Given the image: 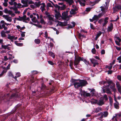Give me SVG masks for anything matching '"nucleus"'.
<instances>
[{"label": "nucleus", "instance_id": "f257e3e1", "mask_svg": "<svg viewBox=\"0 0 121 121\" xmlns=\"http://www.w3.org/2000/svg\"><path fill=\"white\" fill-rule=\"evenodd\" d=\"M107 82L108 83V85L107 86H105L106 88L105 89V90L106 91V92L108 93H111V91L110 90L109 87L114 92L115 91L116 89L114 87L115 86V84L110 79L108 80H107L106 82L104 81H101L99 82V84L101 85H102V84L105 85ZM104 89H103V91L104 92H105Z\"/></svg>", "mask_w": 121, "mask_h": 121}, {"label": "nucleus", "instance_id": "f03ea898", "mask_svg": "<svg viewBox=\"0 0 121 121\" xmlns=\"http://www.w3.org/2000/svg\"><path fill=\"white\" fill-rule=\"evenodd\" d=\"M26 17V15H24L23 17H21L19 16V18H18L15 17L14 18L15 19L17 20L18 21H21L22 20L23 21V22L26 23H28V22L26 21H25V19Z\"/></svg>", "mask_w": 121, "mask_h": 121}, {"label": "nucleus", "instance_id": "7ed1b4c3", "mask_svg": "<svg viewBox=\"0 0 121 121\" xmlns=\"http://www.w3.org/2000/svg\"><path fill=\"white\" fill-rule=\"evenodd\" d=\"M80 60L83 61L82 59L79 56L76 57L75 59L74 62V65H77L79 63Z\"/></svg>", "mask_w": 121, "mask_h": 121}, {"label": "nucleus", "instance_id": "20e7f679", "mask_svg": "<svg viewBox=\"0 0 121 121\" xmlns=\"http://www.w3.org/2000/svg\"><path fill=\"white\" fill-rule=\"evenodd\" d=\"M79 82L80 83V84L81 87L84 86L87 83V81L84 80H79Z\"/></svg>", "mask_w": 121, "mask_h": 121}, {"label": "nucleus", "instance_id": "39448f33", "mask_svg": "<svg viewBox=\"0 0 121 121\" xmlns=\"http://www.w3.org/2000/svg\"><path fill=\"white\" fill-rule=\"evenodd\" d=\"M104 102L102 98H101L98 101H96V102L97 104L100 106H101L104 104Z\"/></svg>", "mask_w": 121, "mask_h": 121}, {"label": "nucleus", "instance_id": "423d86ee", "mask_svg": "<svg viewBox=\"0 0 121 121\" xmlns=\"http://www.w3.org/2000/svg\"><path fill=\"white\" fill-rule=\"evenodd\" d=\"M116 87L118 89V91L121 94V86L120 84L118 82H117L116 83Z\"/></svg>", "mask_w": 121, "mask_h": 121}, {"label": "nucleus", "instance_id": "0eeeda50", "mask_svg": "<svg viewBox=\"0 0 121 121\" xmlns=\"http://www.w3.org/2000/svg\"><path fill=\"white\" fill-rule=\"evenodd\" d=\"M101 116L100 118H102L103 117H107L108 115V113L107 111H104L103 113L101 112Z\"/></svg>", "mask_w": 121, "mask_h": 121}, {"label": "nucleus", "instance_id": "6e6552de", "mask_svg": "<svg viewBox=\"0 0 121 121\" xmlns=\"http://www.w3.org/2000/svg\"><path fill=\"white\" fill-rule=\"evenodd\" d=\"M62 18L65 20H66L67 19H69V17L68 15L65 12H63L62 13Z\"/></svg>", "mask_w": 121, "mask_h": 121}, {"label": "nucleus", "instance_id": "1a4fd4ad", "mask_svg": "<svg viewBox=\"0 0 121 121\" xmlns=\"http://www.w3.org/2000/svg\"><path fill=\"white\" fill-rule=\"evenodd\" d=\"M74 85L75 88H77L79 87H81L80 83L79 82V81H77L74 82Z\"/></svg>", "mask_w": 121, "mask_h": 121}, {"label": "nucleus", "instance_id": "9d476101", "mask_svg": "<svg viewBox=\"0 0 121 121\" xmlns=\"http://www.w3.org/2000/svg\"><path fill=\"white\" fill-rule=\"evenodd\" d=\"M81 95L86 96H91L90 94L89 93H86L84 91H82L81 92Z\"/></svg>", "mask_w": 121, "mask_h": 121}, {"label": "nucleus", "instance_id": "9b49d317", "mask_svg": "<svg viewBox=\"0 0 121 121\" xmlns=\"http://www.w3.org/2000/svg\"><path fill=\"white\" fill-rule=\"evenodd\" d=\"M113 25L112 23H111L109 26L108 28V30L109 32L112 31L113 28Z\"/></svg>", "mask_w": 121, "mask_h": 121}, {"label": "nucleus", "instance_id": "f8f14e48", "mask_svg": "<svg viewBox=\"0 0 121 121\" xmlns=\"http://www.w3.org/2000/svg\"><path fill=\"white\" fill-rule=\"evenodd\" d=\"M72 23L73 25V26L71 25H69V24L68 27H66V28L67 29H69L72 28L73 27H74L75 25V23L74 22H72Z\"/></svg>", "mask_w": 121, "mask_h": 121}, {"label": "nucleus", "instance_id": "ddd939ff", "mask_svg": "<svg viewBox=\"0 0 121 121\" xmlns=\"http://www.w3.org/2000/svg\"><path fill=\"white\" fill-rule=\"evenodd\" d=\"M109 18L108 17H106L104 19V23L103 24V26H105L106 24L108 22V19Z\"/></svg>", "mask_w": 121, "mask_h": 121}, {"label": "nucleus", "instance_id": "4468645a", "mask_svg": "<svg viewBox=\"0 0 121 121\" xmlns=\"http://www.w3.org/2000/svg\"><path fill=\"white\" fill-rule=\"evenodd\" d=\"M8 39H9L12 41H13V40L15 36H11L9 34L8 35Z\"/></svg>", "mask_w": 121, "mask_h": 121}, {"label": "nucleus", "instance_id": "2eb2a0df", "mask_svg": "<svg viewBox=\"0 0 121 121\" xmlns=\"http://www.w3.org/2000/svg\"><path fill=\"white\" fill-rule=\"evenodd\" d=\"M99 33L97 34L95 38V40H97L98 37L101 35L102 34V32L101 31H99Z\"/></svg>", "mask_w": 121, "mask_h": 121}, {"label": "nucleus", "instance_id": "dca6fc26", "mask_svg": "<svg viewBox=\"0 0 121 121\" xmlns=\"http://www.w3.org/2000/svg\"><path fill=\"white\" fill-rule=\"evenodd\" d=\"M102 110V108L101 107H98L97 108H96L95 109V112L97 113L99 111Z\"/></svg>", "mask_w": 121, "mask_h": 121}, {"label": "nucleus", "instance_id": "f3484780", "mask_svg": "<svg viewBox=\"0 0 121 121\" xmlns=\"http://www.w3.org/2000/svg\"><path fill=\"white\" fill-rule=\"evenodd\" d=\"M118 116L119 117H121V114H116L115 115V116H114L113 117V118H112V119L113 120L115 118L116 121H117V118H118Z\"/></svg>", "mask_w": 121, "mask_h": 121}, {"label": "nucleus", "instance_id": "a211bd4d", "mask_svg": "<svg viewBox=\"0 0 121 121\" xmlns=\"http://www.w3.org/2000/svg\"><path fill=\"white\" fill-rule=\"evenodd\" d=\"M42 4L43 5V6H41V8H42L41 9V11L43 12L44 11H45L46 10V9H45V7L46 6L45 5V4L44 3H42Z\"/></svg>", "mask_w": 121, "mask_h": 121}, {"label": "nucleus", "instance_id": "6ab92c4d", "mask_svg": "<svg viewBox=\"0 0 121 121\" xmlns=\"http://www.w3.org/2000/svg\"><path fill=\"white\" fill-rule=\"evenodd\" d=\"M70 13L71 15H74L77 13L73 9H71V11L70 12Z\"/></svg>", "mask_w": 121, "mask_h": 121}, {"label": "nucleus", "instance_id": "aec40b11", "mask_svg": "<svg viewBox=\"0 0 121 121\" xmlns=\"http://www.w3.org/2000/svg\"><path fill=\"white\" fill-rule=\"evenodd\" d=\"M69 19H67L65 20V21L64 22H63V26H66L68 25L69 24H67L68 22L67 21L69 20Z\"/></svg>", "mask_w": 121, "mask_h": 121}, {"label": "nucleus", "instance_id": "412c9836", "mask_svg": "<svg viewBox=\"0 0 121 121\" xmlns=\"http://www.w3.org/2000/svg\"><path fill=\"white\" fill-rule=\"evenodd\" d=\"M85 36L84 35H82L80 33H79L78 34V38L81 39L82 38H83L85 37Z\"/></svg>", "mask_w": 121, "mask_h": 121}, {"label": "nucleus", "instance_id": "4be33fe9", "mask_svg": "<svg viewBox=\"0 0 121 121\" xmlns=\"http://www.w3.org/2000/svg\"><path fill=\"white\" fill-rule=\"evenodd\" d=\"M118 105V103L117 102H116L115 103H114V105L115 108L117 109H118L119 108Z\"/></svg>", "mask_w": 121, "mask_h": 121}, {"label": "nucleus", "instance_id": "5701e85b", "mask_svg": "<svg viewBox=\"0 0 121 121\" xmlns=\"http://www.w3.org/2000/svg\"><path fill=\"white\" fill-rule=\"evenodd\" d=\"M89 90H91V96H92L94 95V94L95 92V91L94 90L92 89V90H91L90 89H89Z\"/></svg>", "mask_w": 121, "mask_h": 121}, {"label": "nucleus", "instance_id": "b1692460", "mask_svg": "<svg viewBox=\"0 0 121 121\" xmlns=\"http://www.w3.org/2000/svg\"><path fill=\"white\" fill-rule=\"evenodd\" d=\"M4 30H2L1 33V36L2 37H5L6 36V35Z\"/></svg>", "mask_w": 121, "mask_h": 121}, {"label": "nucleus", "instance_id": "393cba45", "mask_svg": "<svg viewBox=\"0 0 121 121\" xmlns=\"http://www.w3.org/2000/svg\"><path fill=\"white\" fill-rule=\"evenodd\" d=\"M102 98L104 101H106L108 99V98L106 95H104Z\"/></svg>", "mask_w": 121, "mask_h": 121}, {"label": "nucleus", "instance_id": "a878e982", "mask_svg": "<svg viewBox=\"0 0 121 121\" xmlns=\"http://www.w3.org/2000/svg\"><path fill=\"white\" fill-rule=\"evenodd\" d=\"M35 42L36 43L39 44L40 43V40L39 39H35Z\"/></svg>", "mask_w": 121, "mask_h": 121}, {"label": "nucleus", "instance_id": "bb28decb", "mask_svg": "<svg viewBox=\"0 0 121 121\" xmlns=\"http://www.w3.org/2000/svg\"><path fill=\"white\" fill-rule=\"evenodd\" d=\"M90 60L91 62L92 63H95V62H97V61L94 59L92 58L90 59Z\"/></svg>", "mask_w": 121, "mask_h": 121}, {"label": "nucleus", "instance_id": "cd10ccee", "mask_svg": "<svg viewBox=\"0 0 121 121\" xmlns=\"http://www.w3.org/2000/svg\"><path fill=\"white\" fill-rule=\"evenodd\" d=\"M32 21L36 23L37 22V19H36V17H34L31 19Z\"/></svg>", "mask_w": 121, "mask_h": 121}, {"label": "nucleus", "instance_id": "c85d7f7f", "mask_svg": "<svg viewBox=\"0 0 121 121\" xmlns=\"http://www.w3.org/2000/svg\"><path fill=\"white\" fill-rule=\"evenodd\" d=\"M66 8L65 5V4H63V6L61 7L60 6V10H64Z\"/></svg>", "mask_w": 121, "mask_h": 121}, {"label": "nucleus", "instance_id": "c756f323", "mask_svg": "<svg viewBox=\"0 0 121 121\" xmlns=\"http://www.w3.org/2000/svg\"><path fill=\"white\" fill-rule=\"evenodd\" d=\"M41 2L40 1H39L38 3H36L35 5L37 7H39L40 5L42 4H41Z\"/></svg>", "mask_w": 121, "mask_h": 121}, {"label": "nucleus", "instance_id": "7c9ffc66", "mask_svg": "<svg viewBox=\"0 0 121 121\" xmlns=\"http://www.w3.org/2000/svg\"><path fill=\"white\" fill-rule=\"evenodd\" d=\"M6 19L8 21H9L10 22H11L12 21L11 18L10 17H8L6 18Z\"/></svg>", "mask_w": 121, "mask_h": 121}, {"label": "nucleus", "instance_id": "2f4dec72", "mask_svg": "<svg viewBox=\"0 0 121 121\" xmlns=\"http://www.w3.org/2000/svg\"><path fill=\"white\" fill-rule=\"evenodd\" d=\"M73 0H65L66 2L68 3L69 4H71L73 2Z\"/></svg>", "mask_w": 121, "mask_h": 121}, {"label": "nucleus", "instance_id": "473e14b6", "mask_svg": "<svg viewBox=\"0 0 121 121\" xmlns=\"http://www.w3.org/2000/svg\"><path fill=\"white\" fill-rule=\"evenodd\" d=\"M56 8H57L58 9V10H60V6L59 5H58L57 4H54V5H53Z\"/></svg>", "mask_w": 121, "mask_h": 121}, {"label": "nucleus", "instance_id": "72a5a7b5", "mask_svg": "<svg viewBox=\"0 0 121 121\" xmlns=\"http://www.w3.org/2000/svg\"><path fill=\"white\" fill-rule=\"evenodd\" d=\"M21 3L23 4H28V1H25L24 0H22L21 1Z\"/></svg>", "mask_w": 121, "mask_h": 121}, {"label": "nucleus", "instance_id": "f704fd0d", "mask_svg": "<svg viewBox=\"0 0 121 121\" xmlns=\"http://www.w3.org/2000/svg\"><path fill=\"white\" fill-rule=\"evenodd\" d=\"M115 38L116 40H118L119 42H121V39L119 37L116 36L115 37Z\"/></svg>", "mask_w": 121, "mask_h": 121}, {"label": "nucleus", "instance_id": "c9c22d12", "mask_svg": "<svg viewBox=\"0 0 121 121\" xmlns=\"http://www.w3.org/2000/svg\"><path fill=\"white\" fill-rule=\"evenodd\" d=\"M93 17V19H94V20H96L97 21L98 20V19L97 16L96 15H94Z\"/></svg>", "mask_w": 121, "mask_h": 121}, {"label": "nucleus", "instance_id": "e433bc0d", "mask_svg": "<svg viewBox=\"0 0 121 121\" xmlns=\"http://www.w3.org/2000/svg\"><path fill=\"white\" fill-rule=\"evenodd\" d=\"M114 64V62H112V63H110V66H109L108 67V69H111L112 68V65H113Z\"/></svg>", "mask_w": 121, "mask_h": 121}, {"label": "nucleus", "instance_id": "4c0bfd02", "mask_svg": "<svg viewBox=\"0 0 121 121\" xmlns=\"http://www.w3.org/2000/svg\"><path fill=\"white\" fill-rule=\"evenodd\" d=\"M60 15V13L59 12H58V13H56V14H55V17L57 19L59 17Z\"/></svg>", "mask_w": 121, "mask_h": 121}, {"label": "nucleus", "instance_id": "58836bf2", "mask_svg": "<svg viewBox=\"0 0 121 121\" xmlns=\"http://www.w3.org/2000/svg\"><path fill=\"white\" fill-rule=\"evenodd\" d=\"M78 1L79 2V3L80 4L82 5V6H85V4L84 3H83L81 1H80L79 0H78Z\"/></svg>", "mask_w": 121, "mask_h": 121}, {"label": "nucleus", "instance_id": "ea45409f", "mask_svg": "<svg viewBox=\"0 0 121 121\" xmlns=\"http://www.w3.org/2000/svg\"><path fill=\"white\" fill-rule=\"evenodd\" d=\"M16 76L15 77V78L16 80V77H20L21 75L20 73H19L17 72L16 73Z\"/></svg>", "mask_w": 121, "mask_h": 121}, {"label": "nucleus", "instance_id": "a19ab883", "mask_svg": "<svg viewBox=\"0 0 121 121\" xmlns=\"http://www.w3.org/2000/svg\"><path fill=\"white\" fill-rule=\"evenodd\" d=\"M91 52L93 54H95L96 52V51L95 48H93Z\"/></svg>", "mask_w": 121, "mask_h": 121}, {"label": "nucleus", "instance_id": "79ce46f5", "mask_svg": "<svg viewBox=\"0 0 121 121\" xmlns=\"http://www.w3.org/2000/svg\"><path fill=\"white\" fill-rule=\"evenodd\" d=\"M47 7H53V6L51 4L49 3H48L47 4Z\"/></svg>", "mask_w": 121, "mask_h": 121}, {"label": "nucleus", "instance_id": "37998d69", "mask_svg": "<svg viewBox=\"0 0 121 121\" xmlns=\"http://www.w3.org/2000/svg\"><path fill=\"white\" fill-rule=\"evenodd\" d=\"M45 37L46 39H47L48 38V39L49 38H50L49 37H48V32L47 31H46L45 32Z\"/></svg>", "mask_w": 121, "mask_h": 121}, {"label": "nucleus", "instance_id": "c03bdc74", "mask_svg": "<svg viewBox=\"0 0 121 121\" xmlns=\"http://www.w3.org/2000/svg\"><path fill=\"white\" fill-rule=\"evenodd\" d=\"M104 14H102V13H99L98 15L97 16L98 19L101 17Z\"/></svg>", "mask_w": 121, "mask_h": 121}, {"label": "nucleus", "instance_id": "a18cd8bd", "mask_svg": "<svg viewBox=\"0 0 121 121\" xmlns=\"http://www.w3.org/2000/svg\"><path fill=\"white\" fill-rule=\"evenodd\" d=\"M103 18H101L98 21V23L100 24H101L102 22L103 21Z\"/></svg>", "mask_w": 121, "mask_h": 121}, {"label": "nucleus", "instance_id": "49530a36", "mask_svg": "<svg viewBox=\"0 0 121 121\" xmlns=\"http://www.w3.org/2000/svg\"><path fill=\"white\" fill-rule=\"evenodd\" d=\"M90 27L91 29L93 30H94L95 29V28L94 27L93 25L91 23L90 24Z\"/></svg>", "mask_w": 121, "mask_h": 121}, {"label": "nucleus", "instance_id": "de8ad7c7", "mask_svg": "<svg viewBox=\"0 0 121 121\" xmlns=\"http://www.w3.org/2000/svg\"><path fill=\"white\" fill-rule=\"evenodd\" d=\"M2 48L5 49H7L8 50L9 49V48L8 47V46H2Z\"/></svg>", "mask_w": 121, "mask_h": 121}, {"label": "nucleus", "instance_id": "09e8293b", "mask_svg": "<svg viewBox=\"0 0 121 121\" xmlns=\"http://www.w3.org/2000/svg\"><path fill=\"white\" fill-rule=\"evenodd\" d=\"M40 22L42 24H45V22L44 21V19H42L41 20Z\"/></svg>", "mask_w": 121, "mask_h": 121}, {"label": "nucleus", "instance_id": "8fccbe9b", "mask_svg": "<svg viewBox=\"0 0 121 121\" xmlns=\"http://www.w3.org/2000/svg\"><path fill=\"white\" fill-rule=\"evenodd\" d=\"M48 17L49 19L50 20H53V18H52V17H51L50 16V15H48Z\"/></svg>", "mask_w": 121, "mask_h": 121}, {"label": "nucleus", "instance_id": "3c124183", "mask_svg": "<svg viewBox=\"0 0 121 121\" xmlns=\"http://www.w3.org/2000/svg\"><path fill=\"white\" fill-rule=\"evenodd\" d=\"M116 8L118 9L121 10V6L120 5H119L116 6Z\"/></svg>", "mask_w": 121, "mask_h": 121}, {"label": "nucleus", "instance_id": "603ef678", "mask_svg": "<svg viewBox=\"0 0 121 121\" xmlns=\"http://www.w3.org/2000/svg\"><path fill=\"white\" fill-rule=\"evenodd\" d=\"M115 42L117 45H120L119 43L120 42H119V41H118V40H115Z\"/></svg>", "mask_w": 121, "mask_h": 121}, {"label": "nucleus", "instance_id": "864d4df0", "mask_svg": "<svg viewBox=\"0 0 121 121\" xmlns=\"http://www.w3.org/2000/svg\"><path fill=\"white\" fill-rule=\"evenodd\" d=\"M117 60L119 61V63H121V57L119 56L117 58Z\"/></svg>", "mask_w": 121, "mask_h": 121}, {"label": "nucleus", "instance_id": "5fc2aeb1", "mask_svg": "<svg viewBox=\"0 0 121 121\" xmlns=\"http://www.w3.org/2000/svg\"><path fill=\"white\" fill-rule=\"evenodd\" d=\"M117 78L118 80L121 81V76L120 75L117 76Z\"/></svg>", "mask_w": 121, "mask_h": 121}, {"label": "nucleus", "instance_id": "6e6d98bb", "mask_svg": "<svg viewBox=\"0 0 121 121\" xmlns=\"http://www.w3.org/2000/svg\"><path fill=\"white\" fill-rule=\"evenodd\" d=\"M28 6V4H24V5H22V6H21V8H23L24 7H27Z\"/></svg>", "mask_w": 121, "mask_h": 121}, {"label": "nucleus", "instance_id": "4d7b16f0", "mask_svg": "<svg viewBox=\"0 0 121 121\" xmlns=\"http://www.w3.org/2000/svg\"><path fill=\"white\" fill-rule=\"evenodd\" d=\"M59 25L60 26H63V22H60L59 23Z\"/></svg>", "mask_w": 121, "mask_h": 121}, {"label": "nucleus", "instance_id": "13d9d810", "mask_svg": "<svg viewBox=\"0 0 121 121\" xmlns=\"http://www.w3.org/2000/svg\"><path fill=\"white\" fill-rule=\"evenodd\" d=\"M90 10H91V8L90 7L87 8L86 9V11L87 12H89Z\"/></svg>", "mask_w": 121, "mask_h": 121}, {"label": "nucleus", "instance_id": "bf43d9fd", "mask_svg": "<svg viewBox=\"0 0 121 121\" xmlns=\"http://www.w3.org/2000/svg\"><path fill=\"white\" fill-rule=\"evenodd\" d=\"M28 10V9H25V10H24V12L23 13V14L25 15H24L26 13L27 10Z\"/></svg>", "mask_w": 121, "mask_h": 121}, {"label": "nucleus", "instance_id": "052dcab7", "mask_svg": "<svg viewBox=\"0 0 121 121\" xmlns=\"http://www.w3.org/2000/svg\"><path fill=\"white\" fill-rule=\"evenodd\" d=\"M105 53V51L104 50H102L101 51V53L102 54H104Z\"/></svg>", "mask_w": 121, "mask_h": 121}, {"label": "nucleus", "instance_id": "680f3d73", "mask_svg": "<svg viewBox=\"0 0 121 121\" xmlns=\"http://www.w3.org/2000/svg\"><path fill=\"white\" fill-rule=\"evenodd\" d=\"M115 47L116 49L118 50H120L121 49V48L120 47H118L117 46H116Z\"/></svg>", "mask_w": 121, "mask_h": 121}, {"label": "nucleus", "instance_id": "e2e57ef3", "mask_svg": "<svg viewBox=\"0 0 121 121\" xmlns=\"http://www.w3.org/2000/svg\"><path fill=\"white\" fill-rule=\"evenodd\" d=\"M17 5L18 7H17L18 8H21V6H22V4H21L19 3L17 4Z\"/></svg>", "mask_w": 121, "mask_h": 121}, {"label": "nucleus", "instance_id": "0e129e2a", "mask_svg": "<svg viewBox=\"0 0 121 121\" xmlns=\"http://www.w3.org/2000/svg\"><path fill=\"white\" fill-rule=\"evenodd\" d=\"M100 8L101 9V10L102 11H104L105 9L102 6H101Z\"/></svg>", "mask_w": 121, "mask_h": 121}, {"label": "nucleus", "instance_id": "69168bd1", "mask_svg": "<svg viewBox=\"0 0 121 121\" xmlns=\"http://www.w3.org/2000/svg\"><path fill=\"white\" fill-rule=\"evenodd\" d=\"M13 62L15 63H17L18 62V61L17 60L15 59L13 60Z\"/></svg>", "mask_w": 121, "mask_h": 121}, {"label": "nucleus", "instance_id": "338daca9", "mask_svg": "<svg viewBox=\"0 0 121 121\" xmlns=\"http://www.w3.org/2000/svg\"><path fill=\"white\" fill-rule=\"evenodd\" d=\"M49 54L50 56H51L52 55L54 54V53L52 52L49 51Z\"/></svg>", "mask_w": 121, "mask_h": 121}, {"label": "nucleus", "instance_id": "774afa93", "mask_svg": "<svg viewBox=\"0 0 121 121\" xmlns=\"http://www.w3.org/2000/svg\"><path fill=\"white\" fill-rule=\"evenodd\" d=\"M48 62L49 64L51 65H53L54 64L51 61H48Z\"/></svg>", "mask_w": 121, "mask_h": 121}]
</instances>
